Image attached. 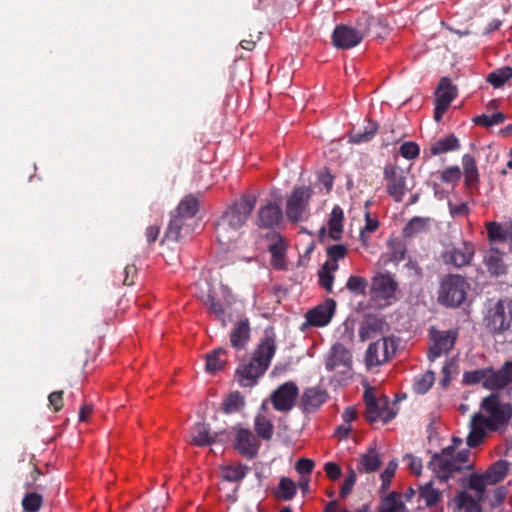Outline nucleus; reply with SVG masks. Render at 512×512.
<instances>
[{
  "mask_svg": "<svg viewBox=\"0 0 512 512\" xmlns=\"http://www.w3.org/2000/svg\"><path fill=\"white\" fill-rule=\"evenodd\" d=\"M512 418V405L497 394L485 397L480 409L470 421L467 445L474 448L482 444L491 432H503Z\"/></svg>",
  "mask_w": 512,
  "mask_h": 512,
  "instance_id": "obj_1",
  "label": "nucleus"
},
{
  "mask_svg": "<svg viewBox=\"0 0 512 512\" xmlns=\"http://www.w3.org/2000/svg\"><path fill=\"white\" fill-rule=\"evenodd\" d=\"M200 297L203 299L205 305H207L213 313H215L217 316L222 314L223 309L221 304L215 300L210 291H208L206 295H200Z\"/></svg>",
  "mask_w": 512,
  "mask_h": 512,
  "instance_id": "obj_54",
  "label": "nucleus"
},
{
  "mask_svg": "<svg viewBox=\"0 0 512 512\" xmlns=\"http://www.w3.org/2000/svg\"><path fill=\"white\" fill-rule=\"evenodd\" d=\"M487 237L493 246L496 243L508 241L512 237V225H503L498 222H488L486 224Z\"/></svg>",
  "mask_w": 512,
  "mask_h": 512,
  "instance_id": "obj_27",
  "label": "nucleus"
},
{
  "mask_svg": "<svg viewBox=\"0 0 512 512\" xmlns=\"http://www.w3.org/2000/svg\"><path fill=\"white\" fill-rule=\"evenodd\" d=\"M512 77V68L510 67H502L499 68L492 73H490L487 77V80L494 87H501L508 79Z\"/></svg>",
  "mask_w": 512,
  "mask_h": 512,
  "instance_id": "obj_41",
  "label": "nucleus"
},
{
  "mask_svg": "<svg viewBox=\"0 0 512 512\" xmlns=\"http://www.w3.org/2000/svg\"><path fill=\"white\" fill-rule=\"evenodd\" d=\"M244 398L239 392L230 393L223 402L226 413L239 411L244 406Z\"/></svg>",
  "mask_w": 512,
  "mask_h": 512,
  "instance_id": "obj_42",
  "label": "nucleus"
},
{
  "mask_svg": "<svg viewBox=\"0 0 512 512\" xmlns=\"http://www.w3.org/2000/svg\"><path fill=\"white\" fill-rule=\"evenodd\" d=\"M356 417H357V411L354 407H351V406L347 407L342 414V418H343L344 422L348 423V424H350L351 421L356 419Z\"/></svg>",
  "mask_w": 512,
  "mask_h": 512,
  "instance_id": "obj_62",
  "label": "nucleus"
},
{
  "mask_svg": "<svg viewBox=\"0 0 512 512\" xmlns=\"http://www.w3.org/2000/svg\"><path fill=\"white\" fill-rule=\"evenodd\" d=\"M509 318L505 314L503 303L498 302L490 311L487 318V326L493 332H502L509 327Z\"/></svg>",
  "mask_w": 512,
  "mask_h": 512,
  "instance_id": "obj_26",
  "label": "nucleus"
},
{
  "mask_svg": "<svg viewBox=\"0 0 512 512\" xmlns=\"http://www.w3.org/2000/svg\"><path fill=\"white\" fill-rule=\"evenodd\" d=\"M489 485L491 483H488L484 473L472 474L469 479V488L475 492V497L467 491L460 492L452 501L454 509L463 512H481L478 502Z\"/></svg>",
  "mask_w": 512,
  "mask_h": 512,
  "instance_id": "obj_5",
  "label": "nucleus"
},
{
  "mask_svg": "<svg viewBox=\"0 0 512 512\" xmlns=\"http://www.w3.org/2000/svg\"><path fill=\"white\" fill-rule=\"evenodd\" d=\"M454 445L449 446L440 454L434 455L430 461V467L436 476L446 481L462 469L470 468V452L466 449L456 452L457 445L462 443L461 439H454Z\"/></svg>",
  "mask_w": 512,
  "mask_h": 512,
  "instance_id": "obj_4",
  "label": "nucleus"
},
{
  "mask_svg": "<svg viewBox=\"0 0 512 512\" xmlns=\"http://www.w3.org/2000/svg\"><path fill=\"white\" fill-rule=\"evenodd\" d=\"M282 220V211L274 203H267L259 208L257 225L265 228H273Z\"/></svg>",
  "mask_w": 512,
  "mask_h": 512,
  "instance_id": "obj_22",
  "label": "nucleus"
},
{
  "mask_svg": "<svg viewBox=\"0 0 512 512\" xmlns=\"http://www.w3.org/2000/svg\"><path fill=\"white\" fill-rule=\"evenodd\" d=\"M296 494V485L295 483L286 477H283L280 480L277 496L284 500H290Z\"/></svg>",
  "mask_w": 512,
  "mask_h": 512,
  "instance_id": "obj_43",
  "label": "nucleus"
},
{
  "mask_svg": "<svg viewBox=\"0 0 512 512\" xmlns=\"http://www.w3.org/2000/svg\"><path fill=\"white\" fill-rule=\"evenodd\" d=\"M462 165L466 185L468 187L475 186L479 180V173L474 157L469 154H465L462 158Z\"/></svg>",
  "mask_w": 512,
  "mask_h": 512,
  "instance_id": "obj_30",
  "label": "nucleus"
},
{
  "mask_svg": "<svg viewBox=\"0 0 512 512\" xmlns=\"http://www.w3.org/2000/svg\"><path fill=\"white\" fill-rule=\"evenodd\" d=\"M299 394L297 385L288 381L279 386L270 396L271 403L275 410L288 412L292 410Z\"/></svg>",
  "mask_w": 512,
  "mask_h": 512,
  "instance_id": "obj_14",
  "label": "nucleus"
},
{
  "mask_svg": "<svg viewBox=\"0 0 512 512\" xmlns=\"http://www.w3.org/2000/svg\"><path fill=\"white\" fill-rule=\"evenodd\" d=\"M351 353L341 344H335L326 359V368L346 374L351 370Z\"/></svg>",
  "mask_w": 512,
  "mask_h": 512,
  "instance_id": "obj_16",
  "label": "nucleus"
},
{
  "mask_svg": "<svg viewBox=\"0 0 512 512\" xmlns=\"http://www.w3.org/2000/svg\"><path fill=\"white\" fill-rule=\"evenodd\" d=\"M434 381V373L427 371L415 378L413 389L417 394H424L432 387Z\"/></svg>",
  "mask_w": 512,
  "mask_h": 512,
  "instance_id": "obj_40",
  "label": "nucleus"
},
{
  "mask_svg": "<svg viewBox=\"0 0 512 512\" xmlns=\"http://www.w3.org/2000/svg\"><path fill=\"white\" fill-rule=\"evenodd\" d=\"M407 174V171L396 164H389L384 168L383 177L387 193L396 202L402 201L405 194L409 191Z\"/></svg>",
  "mask_w": 512,
  "mask_h": 512,
  "instance_id": "obj_9",
  "label": "nucleus"
},
{
  "mask_svg": "<svg viewBox=\"0 0 512 512\" xmlns=\"http://www.w3.org/2000/svg\"><path fill=\"white\" fill-rule=\"evenodd\" d=\"M396 352V342L390 337L371 343L366 351L365 363L368 368L380 366L389 361Z\"/></svg>",
  "mask_w": 512,
  "mask_h": 512,
  "instance_id": "obj_11",
  "label": "nucleus"
},
{
  "mask_svg": "<svg viewBox=\"0 0 512 512\" xmlns=\"http://www.w3.org/2000/svg\"><path fill=\"white\" fill-rule=\"evenodd\" d=\"M486 374H487L486 368L465 372L463 375V381L466 384H470V385L481 383L485 387V380L487 377Z\"/></svg>",
  "mask_w": 512,
  "mask_h": 512,
  "instance_id": "obj_47",
  "label": "nucleus"
},
{
  "mask_svg": "<svg viewBox=\"0 0 512 512\" xmlns=\"http://www.w3.org/2000/svg\"><path fill=\"white\" fill-rule=\"evenodd\" d=\"M508 469V462L505 460H499L490 466L484 474L488 479V483L494 485L504 479V477L507 475Z\"/></svg>",
  "mask_w": 512,
  "mask_h": 512,
  "instance_id": "obj_32",
  "label": "nucleus"
},
{
  "mask_svg": "<svg viewBox=\"0 0 512 512\" xmlns=\"http://www.w3.org/2000/svg\"><path fill=\"white\" fill-rule=\"evenodd\" d=\"M346 287L352 293L364 294L367 287V281L365 278L360 276H351L346 283Z\"/></svg>",
  "mask_w": 512,
  "mask_h": 512,
  "instance_id": "obj_48",
  "label": "nucleus"
},
{
  "mask_svg": "<svg viewBox=\"0 0 512 512\" xmlns=\"http://www.w3.org/2000/svg\"><path fill=\"white\" fill-rule=\"evenodd\" d=\"M222 474L223 478L228 481H239L244 478L246 472L243 466L236 465L224 468Z\"/></svg>",
  "mask_w": 512,
  "mask_h": 512,
  "instance_id": "obj_50",
  "label": "nucleus"
},
{
  "mask_svg": "<svg viewBox=\"0 0 512 512\" xmlns=\"http://www.w3.org/2000/svg\"><path fill=\"white\" fill-rule=\"evenodd\" d=\"M456 96V89L447 78H442L436 91L434 118L440 121Z\"/></svg>",
  "mask_w": 512,
  "mask_h": 512,
  "instance_id": "obj_17",
  "label": "nucleus"
},
{
  "mask_svg": "<svg viewBox=\"0 0 512 512\" xmlns=\"http://www.w3.org/2000/svg\"><path fill=\"white\" fill-rule=\"evenodd\" d=\"M485 387L488 389H500L507 385L502 370L494 371L491 368H486Z\"/></svg>",
  "mask_w": 512,
  "mask_h": 512,
  "instance_id": "obj_38",
  "label": "nucleus"
},
{
  "mask_svg": "<svg viewBox=\"0 0 512 512\" xmlns=\"http://www.w3.org/2000/svg\"><path fill=\"white\" fill-rule=\"evenodd\" d=\"M378 224L376 219L371 218L368 213L366 214V223L360 233V240L364 245H367L369 240L367 233H373L378 228Z\"/></svg>",
  "mask_w": 512,
  "mask_h": 512,
  "instance_id": "obj_52",
  "label": "nucleus"
},
{
  "mask_svg": "<svg viewBox=\"0 0 512 512\" xmlns=\"http://www.w3.org/2000/svg\"><path fill=\"white\" fill-rule=\"evenodd\" d=\"M160 228L156 225L149 226L146 229V238L149 243L154 242L159 236Z\"/></svg>",
  "mask_w": 512,
  "mask_h": 512,
  "instance_id": "obj_61",
  "label": "nucleus"
},
{
  "mask_svg": "<svg viewBox=\"0 0 512 512\" xmlns=\"http://www.w3.org/2000/svg\"><path fill=\"white\" fill-rule=\"evenodd\" d=\"M501 370L503 372L507 384L512 382V362L505 363Z\"/></svg>",
  "mask_w": 512,
  "mask_h": 512,
  "instance_id": "obj_64",
  "label": "nucleus"
},
{
  "mask_svg": "<svg viewBox=\"0 0 512 512\" xmlns=\"http://www.w3.org/2000/svg\"><path fill=\"white\" fill-rule=\"evenodd\" d=\"M49 404L55 411H59L63 406V392L55 391L49 395Z\"/></svg>",
  "mask_w": 512,
  "mask_h": 512,
  "instance_id": "obj_59",
  "label": "nucleus"
},
{
  "mask_svg": "<svg viewBox=\"0 0 512 512\" xmlns=\"http://www.w3.org/2000/svg\"><path fill=\"white\" fill-rule=\"evenodd\" d=\"M332 39L337 48L349 49L362 41L363 34L351 27L340 25L335 28Z\"/></svg>",
  "mask_w": 512,
  "mask_h": 512,
  "instance_id": "obj_18",
  "label": "nucleus"
},
{
  "mask_svg": "<svg viewBox=\"0 0 512 512\" xmlns=\"http://www.w3.org/2000/svg\"><path fill=\"white\" fill-rule=\"evenodd\" d=\"M397 462L392 460L388 463L385 470L381 474L382 486L383 488H387L390 485L391 479L395 475L397 469Z\"/></svg>",
  "mask_w": 512,
  "mask_h": 512,
  "instance_id": "obj_53",
  "label": "nucleus"
},
{
  "mask_svg": "<svg viewBox=\"0 0 512 512\" xmlns=\"http://www.w3.org/2000/svg\"><path fill=\"white\" fill-rule=\"evenodd\" d=\"M191 441L196 446H206L213 442L209 427L204 423L196 424L191 431Z\"/></svg>",
  "mask_w": 512,
  "mask_h": 512,
  "instance_id": "obj_31",
  "label": "nucleus"
},
{
  "mask_svg": "<svg viewBox=\"0 0 512 512\" xmlns=\"http://www.w3.org/2000/svg\"><path fill=\"white\" fill-rule=\"evenodd\" d=\"M314 468V462L308 458L299 459L296 464V470L301 475H307L312 472Z\"/></svg>",
  "mask_w": 512,
  "mask_h": 512,
  "instance_id": "obj_56",
  "label": "nucleus"
},
{
  "mask_svg": "<svg viewBox=\"0 0 512 512\" xmlns=\"http://www.w3.org/2000/svg\"><path fill=\"white\" fill-rule=\"evenodd\" d=\"M343 220V210L339 206H335L330 213L327 225L320 231L321 240L324 241L326 238L340 240L343 233Z\"/></svg>",
  "mask_w": 512,
  "mask_h": 512,
  "instance_id": "obj_19",
  "label": "nucleus"
},
{
  "mask_svg": "<svg viewBox=\"0 0 512 512\" xmlns=\"http://www.w3.org/2000/svg\"><path fill=\"white\" fill-rule=\"evenodd\" d=\"M364 400L366 404V419L370 422L381 420L388 422L393 419L396 412L389 407L387 397H376L374 389L369 388L365 391Z\"/></svg>",
  "mask_w": 512,
  "mask_h": 512,
  "instance_id": "obj_10",
  "label": "nucleus"
},
{
  "mask_svg": "<svg viewBox=\"0 0 512 512\" xmlns=\"http://www.w3.org/2000/svg\"><path fill=\"white\" fill-rule=\"evenodd\" d=\"M380 512H405V506L398 494L388 495L381 504Z\"/></svg>",
  "mask_w": 512,
  "mask_h": 512,
  "instance_id": "obj_39",
  "label": "nucleus"
},
{
  "mask_svg": "<svg viewBox=\"0 0 512 512\" xmlns=\"http://www.w3.org/2000/svg\"><path fill=\"white\" fill-rule=\"evenodd\" d=\"M324 471L331 480H337L342 473L340 466L334 462L326 463L324 466Z\"/></svg>",
  "mask_w": 512,
  "mask_h": 512,
  "instance_id": "obj_58",
  "label": "nucleus"
},
{
  "mask_svg": "<svg viewBox=\"0 0 512 512\" xmlns=\"http://www.w3.org/2000/svg\"><path fill=\"white\" fill-rule=\"evenodd\" d=\"M233 431L235 450L248 459L253 458L260 445L256 436L250 430L242 427H235Z\"/></svg>",
  "mask_w": 512,
  "mask_h": 512,
  "instance_id": "obj_15",
  "label": "nucleus"
},
{
  "mask_svg": "<svg viewBox=\"0 0 512 512\" xmlns=\"http://www.w3.org/2000/svg\"><path fill=\"white\" fill-rule=\"evenodd\" d=\"M459 147L458 139L454 135L437 140L430 148L432 155H439Z\"/></svg>",
  "mask_w": 512,
  "mask_h": 512,
  "instance_id": "obj_35",
  "label": "nucleus"
},
{
  "mask_svg": "<svg viewBox=\"0 0 512 512\" xmlns=\"http://www.w3.org/2000/svg\"><path fill=\"white\" fill-rule=\"evenodd\" d=\"M380 464L379 453L375 448H371L360 456L357 468L360 472L370 473L376 471Z\"/></svg>",
  "mask_w": 512,
  "mask_h": 512,
  "instance_id": "obj_29",
  "label": "nucleus"
},
{
  "mask_svg": "<svg viewBox=\"0 0 512 512\" xmlns=\"http://www.w3.org/2000/svg\"><path fill=\"white\" fill-rule=\"evenodd\" d=\"M484 264L489 273L494 276H500L506 273L507 266L503 261V254L494 246L484 255Z\"/></svg>",
  "mask_w": 512,
  "mask_h": 512,
  "instance_id": "obj_25",
  "label": "nucleus"
},
{
  "mask_svg": "<svg viewBox=\"0 0 512 512\" xmlns=\"http://www.w3.org/2000/svg\"><path fill=\"white\" fill-rule=\"evenodd\" d=\"M440 498L441 494L439 490L433 487L431 481L419 486V499L423 500L426 506H434L437 502H439Z\"/></svg>",
  "mask_w": 512,
  "mask_h": 512,
  "instance_id": "obj_34",
  "label": "nucleus"
},
{
  "mask_svg": "<svg viewBox=\"0 0 512 512\" xmlns=\"http://www.w3.org/2000/svg\"><path fill=\"white\" fill-rule=\"evenodd\" d=\"M335 311V302L327 300L323 304L310 310L307 315V321L313 326H325L330 321Z\"/></svg>",
  "mask_w": 512,
  "mask_h": 512,
  "instance_id": "obj_21",
  "label": "nucleus"
},
{
  "mask_svg": "<svg viewBox=\"0 0 512 512\" xmlns=\"http://www.w3.org/2000/svg\"><path fill=\"white\" fill-rule=\"evenodd\" d=\"M42 496L38 493H27L23 500L22 506L26 512H38L42 506Z\"/></svg>",
  "mask_w": 512,
  "mask_h": 512,
  "instance_id": "obj_45",
  "label": "nucleus"
},
{
  "mask_svg": "<svg viewBox=\"0 0 512 512\" xmlns=\"http://www.w3.org/2000/svg\"><path fill=\"white\" fill-rule=\"evenodd\" d=\"M398 284L393 275L378 273L372 280L371 297L378 306L384 307L396 301Z\"/></svg>",
  "mask_w": 512,
  "mask_h": 512,
  "instance_id": "obj_8",
  "label": "nucleus"
},
{
  "mask_svg": "<svg viewBox=\"0 0 512 512\" xmlns=\"http://www.w3.org/2000/svg\"><path fill=\"white\" fill-rule=\"evenodd\" d=\"M355 482H356V473L354 470H351L340 489V497L341 498H346L350 494V492L352 491V489L354 487Z\"/></svg>",
  "mask_w": 512,
  "mask_h": 512,
  "instance_id": "obj_55",
  "label": "nucleus"
},
{
  "mask_svg": "<svg viewBox=\"0 0 512 512\" xmlns=\"http://www.w3.org/2000/svg\"><path fill=\"white\" fill-rule=\"evenodd\" d=\"M470 285L460 275L446 276L440 286L439 301L447 306H459L466 298Z\"/></svg>",
  "mask_w": 512,
  "mask_h": 512,
  "instance_id": "obj_6",
  "label": "nucleus"
},
{
  "mask_svg": "<svg viewBox=\"0 0 512 512\" xmlns=\"http://www.w3.org/2000/svg\"><path fill=\"white\" fill-rule=\"evenodd\" d=\"M256 204V196L244 195L229 207L217 224L216 232L221 242L231 241L237 230L247 221Z\"/></svg>",
  "mask_w": 512,
  "mask_h": 512,
  "instance_id": "obj_3",
  "label": "nucleus"
},
{
  "mask_svg": "<svg viewBox=\"0 0 512 512\" xmlns=\"http://www.w3.org/2000/svg\"><path fill=\"white\" fill-rule=\"evenodd\" d=\"M450 211L452 215L464 216L468 212V207L465 203H461L459 205H450Z\"/></svg>",
  "mask_w": 512,
  "mask_h": 512,
  "instance_id": "obj_63",
  "label": "nucleus"
},
{
  "mask_svg": "<svg viewBox=\"0 0 512 512\" xmlns=\"http://www.w3.org/2000/svg\"><path fill=\"white\" fill-rule=\"evenodd\" d=\"M461 171L458 166L449 167L442 172H437L431 176V184L434 189L435 195L442 198V192L439 190L438 181L444 182L452 188L459 182Z\"/></svg>",
  "mask_w": 512,
  "mask_h": 512,
  "instance_id": "obj_23",
  "label": "nucleus"
},
{
  "mask_svg": "<svg viewBox=\"0 0 512 512\" xmlns=\"http://www.w3.org/2000/svg\"><path fill=\"white\" fill-rule=\"evenodd\" d=\"M225 351L223 349L214 350L211 354L207 355L206 370L210 373L220 371L225 363Z\"/></svg>",
  "mask_w": 512,
  "mask_h": 512,
  "instance_id": "obj_36",
  "label": "nucleus"
},
{
  "mask_svg": "<svg viewBox=\"0 0 512 512\" xmlns=\"http://www.w3.org/2000/svg\"><path fill=\"white\" fill-rule=\"evenodd\" d=\"M276 345L272 335L266 334L258 345L253 358L242 363L237 369L238 382L243 387L254 385L268 368L272 357L275 354Z\"/></svg>",
  "mask_w": 512,
  "mask_h": 512,
  "instance_id": "obj_2",
  "label": "nucleus"
},
{
  "mask_svg": "<svg viewBox=\"0 0 512 512\" xmlns=\"http://www.w3.org/2000/svg\"><path fill=\"white\" fill-rule=\"evenodd\" d=\"M250 338V325L247 319L240 320L233 327L230 334L232 347L242 349L248 343Z\"/></svg>",
  "mask_w": 512,
  "mask_h": 512,
  "instance_id": "obj_28",
  "label": "nucleus"
},
{
  "mask_svg": "<svg viewBox=\"0 0 512 512\" xmlns=\"http://www.w3.org/2000/svg\"><path fill=\"white\" fill-rule=\"evenodd\" d=\"M338 270V265L326 264L318 272L319 284L327 291L332 292L334 273Z\"/></svg>",
  "mask_w": 512,
  "mask_h": 512,
  "instance_id": "obj_33",
  "label": "nucleus"
},
{
  "mask_svg": "<svg viewBox=\"0 0 512 512\" xmlns=\"http://www.w3.org/2000/svg\"><path fill=\"white\" fill-rule=\"evenodd\" d=\"M404 461L413 474L419 475L421 473L422 462L419 458H416L412 455H407L404 457Z\"/></svg>",
  "mask_w": 512,
  "mask_h": 512,
  "instance_id": "obj_57",
  "label": "nucleus"
},
{
  "mask_svg": "<svg viewBox=\"0 0 512 512\" xmlns=\"http://www.w3.org/2000/svg\"><path fill=\"white\" fill-rule=\"evenodd\" d=\"M424 225H425V223L422 219L414 218L405 227V233L407 235L415 233V232L419 231L420 229H422L424 227Z\"/></svg>",
  "mask_w": 512,
  "mask_h": 512,
  "instance_id": "obj_60",
  "label": "nucleus"
},
{
  "mask_svg": "<svg viewBox=\"0 0 512 512\" xmlns=\"http://www.w3.org/2000/svg\"><path fill=\"white\" fill-rule=\"evenodd\" d=\"M474 253V245L464 242L461 246L446 251L443 258L446 263H450L455 267H463L471 262Z\"/></svg>",
  "mask_w": 512,
  "mask_h": 512,
  "instance_id": "obj_20",
  "label": "nucleus"
},
{
  "mask_svg": "<svg viewBox=\"0 0 512 512\" xmlns=\"http://www.w3.org/2000/svg\"><path fill=\"white\" fill-rule=\"evenodd\" d=\"M327 398L326 391L318 388H308L304 391L301 398L303 410L314 412L327 401Z\"/></svg>",
  "mask_w": 512,
  "mask_h": 512,
  "instance_id": "obj_24",
  "label": "nucleus"
},
{
  "mask_svg": "<svg viewBox=\"0 0 512 512\" xmlns=\"http://www.w3.org/2000/svg\"><path fill=\"white\" fill-rule=\"evenodd\" d=\"M377 126L375 123H369L366 127V135H363L361 132L353 133L350 136V140L353 143H363L371 140L376 134Z\"/></svg>",
  "mask_w": 512,
  "mask_h": 512,
  "instance_id": "obj_51",
  "label": "nucleus"
},
{
  "mask_svg": "<svg viewBox=\"0 0 512 512\" xmlns=\"http://www.w3.org/2000/svg\"><path fill=\"white\" fill-rule=\"evenodd\" d=\"M347 254L346 246L342 244L332 245L327 248L328 259L326 264L338 265V261L343 259Z\"/></svg>",
  "mask_w": 512,
  "mask_h": 512,
  "instance_id": "obj_46",
  "label": "nucleus"
},
{
  "mask_svg": "<svg viewBox=\"0 0 512 512\" xmlns=\"http://www.w3.org/2000/svg\"><path fill=\"white\" fill-rule=\"evenodd\" d=\"M313 191L310 187L301 186L293 189L286 201V216L292 222H300L309 216V202Z\"/></svg>",
  "mask_w": 512,
  "mask_h": 512,
  "instance_id": "obj_7",
  "label": "nucleus"
},
{
  "mask_svg": "<svg viewBox=\"0 0 512 512\" xmlns=\"http://www.w3.org/2000/svg\"><path fill=\"white\" fill-rule=\"evenodd\" d=\"M270 252L272 255V264L277 269H282L284 267V253H285V244L282 240L272 244L270 246Z\"/></svg>",
  "mask_w": 512,
  "mask_h": 512,
  "instance_id": "obj_44",
  "label": "nucleus"
},
{
  "mask_svg": "<svg viewBox=\"0 0 512 512\" xmlns=\"http://www.w3.org/2000/svg\"><path fill=\"white\" fill-rule=\"evenodd\" d=\"M198 207V200L192 195H188L181 200L170 221L168 235L177 239L183 226V220L193 217L197 213Z\"/></svg>",
  "mask_w": 512,
  "mask_h": 512,
  "instance_id": "obj_13",
  "label": "nucleus"
},
{
  "mask_svg": "<svg viewBox=\"0 0 512 512\" xmlns=\"http://www.w3.org/2000/svg\"><path fill=\"white\" fill-rule=\"evenodd\" d=\"M255 430L259 437L269 440L273 435L274 427L270 419L264 415H258L255 419Z\"/></svg>",
  "mask_w": 512,
  "mask_h": 512,
  "instance_id": "obj_37",
  "label": "nucleus"
},
{
  "mask_svg": "<svg viewBox=\"0 0 512 512\" xmlns=\"http://www.w3.org/2000/svg\"><path fill=\"white\" fill-rule=\"evenodd\" d=\"M399 152L405 159L413 160L419 156L420 148L417 143L408 141L400 146Z\"/></svg>",
  "mask_w": 512,
  "mask_h": 512,
  "instance_id": "obj_49",
  "label": "nucleus"
},
{
  "mask_svg": "<svg viewBox=\"0 0 512 512\" xmlns=\"http://www.w3.org/2000/svg\"><path fill=\"white\" fill-rule=\"evenodd\" d=\"M430 346L428 350V358L434 361L443 354L448 353L456 342L457 330L439 331L434 328L430 330Z\"/></svg>",
  "mask_w": 512,
  "mask_h": 512,
  "instance_id": "obj_12",
  "label": "nucleus"
}]
</instances>
